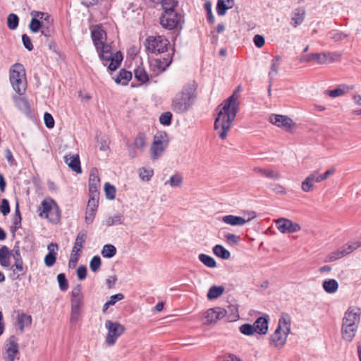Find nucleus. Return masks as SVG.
Here are the masks:
<instances>
[{
	"instance_id": "79ce46f5",
	"label": "nucleus",
	"mask_w": 361,
	"mask_h": 361,
	"mask_svg": "<svg viewBox=\"0 0 361 361\" xmlns=\"http://www.w3.org/2000/svg\"><path fill=\"white\" fill-rule=\"evenodd\" d=\"M146 140L145 134L143 133H139L134 140L135 147L140 151L144 150L146 146Z\"/></svg>"
},
{
	"instance_id": "20e7f679",
	"label": "nucleus",
	"mask_w": 361,
	"mask_h": 361,
	"mask_svg": "<svg viewBox=\"0 0 361 361\" xmlns=\"http://www.w3.org/2000/svg\"><path fill=\"white\" fill-rule=\"evenodd\" d=\"M84 305V296L80 285L73 288L71 293V317L70 322L75 324L78 322Z\"/></svg>"
},
{
	"instance_id": "4d7b16f0",
	"label": "nucleus",
	"mask_w": 361,
	"mask_h": 361,
	"mask_svg": "<svg viewBox=\"0 0 361 361\" xmlns=\"http://www.w3.org/2000/svg\"><path fill=\"white\" fill-rule=\"evenodd\" d=\"M224 238H225V240L226 241V243L231 246L235 245L238 244L240 242V236L236 235L235 234H232V233L225 234Z\"/></svg>"
},
{
	"instance_id": "8fccbe9b",
	"label": "nucleus",
	"mask_w": 361,
	"mask_h": 361,
	"mask_svg": "<svg viewBox=\"0 0 361 361\" xmlns=\"http://www.w3.org/2000/svg\"><path fill=\"white\" fill-rule=\"evenodd\" d=\"M19 18L17 15L11 13L7 18V25L11 30H15L18 25Z\"/></svg>"
},
{
	"instance_id": "864d4df0",
	"label": "nucleus",
	"mask_w": 361,
	"mask_h": 361,
	"mask_svg": "<svg viewBox=\"0 0 361 361\" xmlns=\"http://www.w3.org/2000/svg\"><path fill=\"white\" fill-rule=\"evenodd\" d=\"M102 264V260L99 256L96 255L94 256L90 262V268L92 272H97L99 269Z\"/></svg>"
},
{
	"instance_id": "680f3d73",
	"label": "nucleus",
	"mask_w": 361,
	"mask_h": 361,
	"mask_svg": "<svg viewBox=\"0 0 361 361\" xmlns=\"http://www.w3.org/2000/svg\"><path fill=\"white\" fill-rule=\"evenodd\" d=\"M10 251H11V256L13 257V258L15 261V263H18V262H23L21 255H20L19 246L16 245L13 247V248Z\"/></svg>"
},
{
	"instance_id": "603ef678",
	"label": "nucleus",
	"mask_w": 361,
	"mask_h": 361,
	"mask_svg": "<svg viewBox=\"0 0 361 361\" xmlns=\"http://www.w3.org/2000/svg\"><path fill=\"white\" fill-rule=\"evenodd\" d=\"M104 192L107 199L114 200L115 198L116 192V188L109 183H106L104 184Z\"/></svg>"
},
{
	"instance_id": "412c9836",
	"label": "nucleus",
	"mask_w": 361,
	"mask_h": 361,
	"mask_svg": "<svg viewBox=\"0 0 361 361\" xmlns=\"http://www.w3.org/2000/svg\"><path fill=\"white\" fill-rule=\"evenodd\" d=\"M91 37L97 50L100 49V45L103 43V39L106 37L105 31L101 26L97 25L91 31Z\"/></svg>"
},
{
	"instance_id": "aec40b11",
	"label": "nucleus",
	"mask_w": 361,
	"mask_h": 361,
	"mask_svg": "<svg viewBox=\"0 0 361 361\" xmlns=\"http://www.w3.org/2000/svg\"><path fill=\"white\" fill-rule=\"evenodd\" d=\"M39 216L49 218L50 212L56 210V203L51 198L44 199L39 208Z\"/></svg>"
},
{
	"instance_id": "f03ea898",
	"label": "nucleus",
	"mask_w": 361,
	"mask_h": 361,
	"mask_svg": "<svg viewBox=\"0 0 361 361\" xmlns=\"http://www.w3.org/2000/svg\"><path fill=\"white\" fill-rule=\"evenodd\" d=\"M197 85L195 81L185 84L171 100V109L177 114H183L192 108L197 99Z\"/></svg>"
},
{
	"instance_id": "a18cd8bd",
	"label": "nucleus",
	"mask_w": 361,
	"mask_h": 361,
	"mask_svg": "<svg viewBox=\"0 0 361 361\" xmlns=\"http://www.w3.org/2000/svg\"><path fill=\"white\" fill-rule=\"evenodd\" d=\"M101 254L104 257L111 258L116 254V248L111 244H106L104 245Z\"/></svg>"
},
{
	"instance_id": "a19ab883",
	"label": "nucleus",
	"mask_w": 361,
	"mask_h": 361,
	"mask_svg": "<svg viewBox=\"0 0 361 361\" xmlns=\"http://www.w3.org/2000/svg\"><path fill=\"white\" fill-rule=\"evenodd\" d=\"M224 291V288L223 286H212L207 294L208 299L214 300L219 298Z\"/></svg>"
},
{
	"instance_id": "0eeeda50",
	"label": "nucleus",
	"mask_w": 361,
	"mask_h": 361,
	"mask_svg": "<svg viewBox=\"0 0 361 361\" xmlns=\"http://www.w3.org/2000/svg\"><path fill=\"white\" fill-rule=\"evenodd\" d=\"M169 40L164 36H149L145 42L146 49L152 54H161L167 51Z\"/></svg>"
},
{
	"instance_id": "f3484780",
	"label": "nucleus",
	"mask_w": 361,
	"mask_h": 361,
	"mask_svg": "<svg viewBox=\"0 0 361 361\" xmlns=\"http://www.w3.org/2000/svg\"><path fill=\"white\" fill-rule=\"evenodd\" d=\"M101 186L100 178L98 170L92 168L90 173L89 177V191L90 194L99 193V190Z\"/></svg>"
},
{
	"instance_id": "423d86ee",
	"label": "nucleus",
	"mask_w": 361,
	"mask_h": 361,
	"mask_svg": "<svg viewBox=\"0 0 361 361\" xmlns=\"http://www.w3.org/2000/svg\"><path fill=\"white\" fill-rule=\"evenodd\" d=\"M10 82L13 90L20 95L23 94L26 89L25 71L20 63H15L10 70Z\"/></svg>"
},
{
	"instance_id": "e433bc0d",
	"label": "nucleus",
	"mask_w": 361,
	"mask_h": 361,
	"mask_svg": "<svg viewBox=\"0 0 361 361\" xmlns=\"http://www.w3.org/2000/svg\"><path fill=\"white\" fill-rule=\"evenodd\" d=\"M213 252L216 257L222 259H228L231 257L230 252L221 245H216L213 247Z\"/></svg>"
},
{
	"instance_id": "6ab92c4d",
	"label": "nucleus",
	"mask_w": 361,
	"mask_h": 361,
	"mask_svg": "<svg viewBox=\"0 0 361 361\" xmlns=\"http://www.w3.org/2000/svg\"><path fill=\"white\" fill-rule=\"evenodd\" d=\"M64 161L68 167L77 173H81L82 169L78 154H66L64 156Z\"/></svg>"
},
{
	"instance_id": "338daca9",
	"label": "nucleus",
	"mask_w": 361,
	"mask_h": 361,
	"mask_svg": "<svg viewBox=\"0 0 361 361\" xmlns=\"http://www.w3.org/2000/svg\"><path fill=\"white\" fill-rule=\"evenodd\" d=\"M49 220L51 222H57L60 219V212L58 205L56 204V210H51L50 212Z\"/></svg>"
},
{
	"instance_id": "bf43d9fd",
	"label": "nucleus",
	"mask_w": 361,
	"mask_h": 361,
	"mask_svg": "<svg viewBox=\"0 0 361 361\" xmlns=\"http://www.w3.org/2000/svg\"><path fill=\"white\" fill-rule=\"evenodd\" d=\"M177 0H162L161 5L164 11H173L177 6Z\"/></svg>"
},
{
	"instance_id": "39448f33",
	"label": "nucleus",
	"mask_w": 361,
	"mask_h": 361,
	"mask_svg": "<svg viewBox=\"0 0 361 361\" xmlns=\"http://www.w3.org/2000/svg\"><path fill=\"white\" fill-rule=\"evenodd\" d=\"M360 323V314L352 310L345 313L342 324L343 338L348 341H352L355 335Z\"/></svg>"
},
{
	"instance_id": "a211bd4d",
	"label": "nucleus",
	"mask_w": 361,
	"mask_h": 361,
	"mask_svg": "<svg viewBox=\"0 0 361 361\" xmlns=\"http://www.w3.org/2000/svg\"><path fill=\"white\" fill-rule=\"evenodd\" d=\"M47 250L49 252L44 257V264L47 267H51L55 264L56 261L59 245L57 243H51L48 245Z\"/></svg>"
},
{
	"instance_id": "f8f14e48",
	"label": "nucleus",
	"mask_w": 361,
	"mask_h": 361,
	"mask_svg": "<svg viewBox=\"0 0 361 361\" xmlns=\"http://www.w3.org/2000/svg\"><path fill=\"white\" fill-rule=\"evenodd\" d=\"M269 121L288 132H291L293 128L296 126V124L290 118L284 115L272 114L269 117Z\"/></svg>"
},
{
	"instance_id": "6e6552de",
	"label": "nucleus",
	"mask_w": 361,
	"mask_h": 361,
	"mask_svg": "<svg viewBox=\"0 0 361 361\" xmlns=\"http://www.w3.org/2000/svg\"><path fill=\"white\" fill-rule=\"evenodd\" d=\"M104 326L107 329L105 343L109 346H112L116 343L118 338L124 334L126 329L121 324L111 320H106Z\"/></svg>"
},
{
	"instance_id": "3c124183",
	"label": "nucleus",
	"mask_w": 361,
	"mask_h": 361,
	"mask_svg": "<svg viewBox=\"0 0 361 361\" xmlns=\"http://www.w3.org/2000/svg\"><path fill=\"white\" fill-rule=\"evenodd\" d=\"M240 332L246 336H252L256 332L254 325L250 324H244L239 328Z\"/></svg>"
},
{
	"instance_id": "c03bdc74",
	"label": "nucleus",
	"mask_w": 361,
	"mask_h": 361,
	"mask_svg": "<svg viewBox=\"0 0 361 361\" xmlns=\"http://www.w3.org/2000/svg\"><path fill=\"white\" fill-rule=\"evenodd\" d=\"M315 183L314 177H312L310 173L302 182L301 184V189L304 192H310L314 188V183Z\"/></svg>"
},
{
	"instance_id": "dca6fc26",
	"label": "nucleus",
	"mask_w": 361,
	"mask_h": 361,
	"mask_svg": "<svg viewBox=\"0 0 361 361\" xmlns=\"http://www.w3.org/2000/svg\"><path fill=\"white\" fill-rule=\"evenodd\" d=\"M6 344V354L8 361H15L16 355L19 353L18 338L15 336H11Z\"/></svg>"
},
{
	"instance_id": "9d476101",
	"label": "nucleus",
	"mask_w": 361,
	"mask_h": 361,
	"mask_svg": "<svg viewBox=\"0 0 361 361\" xmlns=\"http://www.w3.org/2000/svg\"><path fill=\"white\" fill-rule=\"evenodd\" d=\"M360 246L359 242L348 243L326 256V262H334L353 252Z\"/></svg>"
},
{
	"instance_id": "f704fd0d",
	"label": "nucleus",
	"mask_w": 361,
	"mask_h": 361,
	"mask_svg": "<svg viewBox=\"0 0 361 361\" xmlns=\"http://www.w3.org/2000/svg\"><path fill=\"white\" fill-rule=\"evenodd\" d=\"M99 193L90 194V198L86 209L87 211L96 213L99 203Z\"/></svg>"
},
{
	"instance_id": "b1692460",
	"label": "nucleus",
	"mask_w": 361,
	"mask_h": 361,
	"mask_svg": "<svg viewBox=\"0 0 361 361\" xmlns=\"http://www.w3.org/2000/svg\"><path fill=\"white\" fill-rule=\"evenodd\" d=\"M314 61L319 64L329 63L338 58L339 54L336 53H320L315 54Z\"/></svg>"
},
{
	"instance_id": "4468645a",
	"label": "nucleus",
	"mask_w": 361,
	"mask_h": 361,
	"mask_svg": "<svg viewBox=\"0 0 361 361\" xmlns=\"http://www.w3.org/2000/svg\"><path fill=\"white\" fill-rule=\"evenodd\" d=\"M180 18L181 16L174 10L166 11L160 17V23L164 28L172 30L178 25Z\"/></svg>"
},
{
	"instance_id": "ea45409f",
	"label": "nucleus",
	"mask_w": 361,
	"mask_h": 361,
	"mask_svg": "<svg viewBox=\"0 0 361 361\" xmlns=\"http://www.w3.org/2000/svg\"><path fill=\"white\" fill-rule=\"evenodd\" d=\"M34 15L39 17L42 27L44 26H53L54 20L48 13L39 12L35 13Z\"/></svg>"
},
{
	"instance_id": "7c9ffc66",
	"label": "nucleus",
	"mask_w": 361,
	"mask_h": 361,
	"mask_svg": "<svg viewBox=\"0 0 361 361\" xmlns=\"http://www.w3.org/2000/svg\"><path fill=\"white\" fill-rule=\"evenodd\" d=\"M352 87H350L345 85H340L336 88L332 90H326L325 93L328 94L329 97L335 98L340 96H342L345 92H348L351 90Z\"/></svg>"
},
{
	"instance_id": "4be33fe9",
	"label": "nucleus",
	"mask_w": 361,
	"mask_h": 361,
	"mask_svg": "<svg viewBox=\"0 0 361 361\" xmlns=\"http://www.w3.org/2000/svg\"><path fill=\"white\" fill-rule=\"evenodd\" d=\"M16 106L27 116H31V108L28 101L25 97L13 96Z\"/></svg>"
},
{
	"instance_id": "6e6d98bb",
	"label": "nucleus",
	"mask_w": 361,
	"mask_h": 361,
	"mask_svg": "<svg viewBox=\"0 0 361 361\" xmlns=\"http://www.w3.org/2000/svg\"><path fill=\"white\" fill-rule=\"evenodd\" d=\"M154 174L152 169H147L145 168H141L139 169V176L143 180H149Z\"/></svg>"
},
{
	"instance_id": "052dcab7",
	"label": "nucleus",
	"mask_w": 361,
	"mask_h": 361,
	"mask_svg": "<svg viewBox=\"0 0 361 361\" xmlns=\"http://www.w3.org/2000/svg\"><path fill=\"white\" fill-rule=\"evenodd\" d=\"M172 114L170 111H166L159 117V122L164 126H169L171 123Z\"/></svg>"
},
{
	"instance_id": "473e14b6",
	"label": "nucleus",
	"mask_w": 361,
	"mask_h": 361,
	"mask_svg": "<svg viewBox=\"0 0 361 361\" xmlns=\"http://www.w3.org/2000/svg\"><path fill=\"white\" fill-rule=\"evenodd\" d=\"M322 287L327 293L332 294L337 291L338 283L335 279L325 280L322 283Z\"/></svg>"
},
{
	"instance_id": "c9c22d12",
	"label": "nucleus",
	"mask_w": 361,
	"mask_h": 361,
	"mask_svg": "<svg viewBox=\"0 0 361 361\" xmlns=\"http://www.w3.org/2000/svg\"><path fill=\"white\" fill-rule=\"evenodd\" d=\"M124 217L121 214H116L112 216H109L106 219L104 222V224L106 226H112L115 225H121L123 223Z\"/></svg>"
},
{
	"instance_id": "9b49d317",
	"label": "nucleus",
	"mask_w": 361,
	"mask_h": 361,
	"mask_svg": "<svg viewBox=\"0 0 361 361\" xmlns=\"http://www.w3.org/2000/svg\"><path fill=\"white\" fill-rule=\"evenodd\" d=\"M99 56L104 66L108 65V68L114 71L116 70L121 63L123 56L121 51H117L114 55L113 54H104L98 52Z\"/></svg>"
},
{
	"instance_id": "ddd939ff",
	"label": "nucleus",
	"mask_w": 361,
	"mask_h": 361,
	"mask_svg": "<svg viewBox=\"0 0 361 361\" xmlns=\"http://www.w3.org/2000/svg\"><path fill=\"white\" fill-rule=\"evenodd\" d=\"M278 230L282 233H294L300 231V226L286 218H279L274 220Z\"/></svg>"
},
{
	"instance_id": "f257e3e1",
	"label": "nucleus",
	"mask_w": 361,
	"mask_h": 361,
	"mask_svg": "<svg viewBox=\"0 0 361 361\" xmlns=\"http://www.w3.org/2000/svg\"><path fill=\"white\" fill-rule=\"evenodd\" d=\"M240 90L241 87L238 86L232 95L224 100L216 109L218 113L214 121V129H220L219 137L222 140L226 138L227 133L230 130L238 111L240 104L237 92Z\"/></svg>"
},
{
	"instance_id": "2eb2a0df",
	"label": "nucleus",
	"mask_w": 361,
	"mask_h": 361,
	"mask_svg": "<svg viewBox=\"0 0 361 361\" xmlns=\"http://www.w3.org/2000/svg\"><path fill=\"white\" fill-rule=\"evenodd\" d=\"M227 314V310L219 307L209 309L204 313V324L209 325L216 323L224 318Z\"/></svg>"
},
{
	"instance_id": "774afa93",
	"label": "nucleus",
	"mask_w": 361,
	"mask_h": 361,
	"mask_svg": "<svg viewBox=\"0 0 361 361\" xmlns=\"http://www.w3.org/2000/svg\"><path fill=\"white\" fill-rule=\"evenodd\" d=\"M253 42L257 47L261 48L264 46L265 40L263 36L260 35H256L253 38Z\"/></svg>"
},
{
	"instance_id": "58836bf2",
	"label": "nucleus",
	"mask_w": 361,
	"mask_h": 361,
	"mask_svg": "<svg viewBox=\"0 0 361 361\" xmlns=\"http://www.w3.org/2000/svg\"><path fill=\"white\" fill-rule=\"evenodd\" d=\"M39 11H32L30 12L32 19L29 24V28L34 33L37 32L42 27V25L40 23L41 19L39 17H37L34 15L35 13H39Z\"/></svg>"
},
{
	"instance_id": "5701e85b",
	"label": "nucleus",
	"mask_w": 361,
	"mask_h": 361,
	"mask_svg": "<svg viewBox=\"0 0 361 361\" xmlns=\"http://www.w3.org/2000/svg\"><path fill=\"white\" fill-rule=\"evenodd\" d=\"M164 151V146L162 141L154 137V142L150 147L151 156L153 160L157 159Z\"/></svg>"
},
{
	"instance_id": "69168bd1",
	"label": "nucleus",
	"mask_w": 361,
	"mask_h": 361,
	"mask_svg": "<svg viewBox=\"0 0 361 361\" xmlns=\"http://www.w3.org/2000/svg\"><path fill=\"white\" fill-rule=\"evenodd\" d=\"M22 41L24 47L27 50L32 51L34 47L31 42V39L26 34L22 35Z\"/></svg>"
},
{
	"instance_id": "393cba45",
	"label": "nucleus",
	"mask_w": 361,
	"mask_h": 361,
	"mask_svg": "<svg viewBox=\"0 0 361 361\" xmlns=\"http://www.w3.org/2000/svg\"><path fill=\"white\" fill-rule=\"evenodd\" d=\"M222 222L232 226H242L245 224V217L232 214L224 216Z\"/></svg>"
},
{
	"instance_id": "49530a36",
	"label": "nucleus",
	"mask_w": 361,
	"mask_h": 361,
	"mask_svg": "<svg viewBox=\"0 0 361 361\" xmlns=\"http://www.w3.org/2000/svg\"><path fill=\"white\" fill-rule=\"evenodd\" d=\"M11 269L13 271V279H18L20 278V275L24 274V268H23V262H18L14 263V264L11 267Z\"/></svg>"
},
{
	"instance_id": "bb28decb",
	"label": "nucleus",
	"mask_w": 361,
	"mask_h": 361,
	"mask_svg": "<svg viewBox=\"0 0 361 361\" xmlns=\"http://www.w3.org/2000/svg\"><path fill=\"white\" fill-rule=\"evenodd\" d=\"M254 171L273 180H279L281 178L279 171L272 169H264L256 167L254 169Z\"/></svg>"
},
{
	"instance_id": "7ed1b4c3",
	"label": "nucleus",
	"mask_w": 361,
	"mask_h": 361,
	"mask_svg": "<svg viewBox=\"0 0 361 361\" xmlns=\"http://www.w3.org/2000/svg\"><path fill=\"white\" fill-rule=\"evenodd\" d=\"M290 316L286 313H282L278 326L270 338V345L271 346L282 348L285 345L288 335L290 332Z\"/></svg>"
},
{
	"instance_id": "09e8293b",
	"label": "nucleus",
	"mask_w": 361,
	"mask_h": 361,
	"mask_svg": "<svg viewBox=\"0 0 361 361\" xmlns=\"http://www.w3.org/2000/svg\"><path fill=\"white\" fill-rule=\"evenodd\" d=\"M304 16L305 13L303 11H295L291 18V25L294 27H297L300 25L304 20Z\"/></svg>"
},
{
	"instance_id": "37998d69",
	"label": "nucleus",
	"mask_w": 361,
	"mask_h": 361,
	"mask_svg": "<svg viewBox=\"0 0 361 361\" xmlns=\"http://www.w3.org/2000/svg\"><path fill=\"white\" fill-rule=\"evenodd\" d=\"M135 78L142 83L146 82L149 80L146 71L142 67L138 66L134 71Z\"/></svg>"
},
{
	"instance_id": "c756f323",
	"label": "nucleus",
	"mask_w": 361,
	"mask_h": 361,
	"mask_svg": "<svg viewBox=\"0 0 361 361\" xmlns=\"http://www.w3.org/2000/svg\"><path fill=\"white\" fill-rule=\"evenodd\" d=\"M234 4L233 0H218L216 12L219 16H224L228 8H231Z\"/></svg>"
},
{
	"instance_id": "2f4dec72",
	"label": "nucleus",
	"mask_w": 361,
	"mask_h": 361,
	"mask_svg": "<svg viewBox=\"0 0 361 361\" xmlns=\"http://www.w3.org/2000/svg\"><path fill=\"white\" fill-rule=\"evenodd\" d=\"M281 61V58L280 56H276L271 60L270 71L269 72V80H273L274 77L278 74Z\"/></svg>"
},
{
	"instance_id": "5fc2aeb1",
	"label": "nucleus",
	"mask_w": 361,
	"mask_h": 361,
	"mask_svg": "<svg viewBox=\"0 0 361 361\" xmlns=\"http://www.w3.org/2000/svg\"><path fill=\"white\" fill-rule=\"evenodd\" d=\"M183 182V178L180 174H176L171 176L170 179L165 183V184L169 183L171 187L176 188L180 186Z\"/></svg>"
},
{
	"instance_id": "a878e982",
	"label": "nucleus",
	"mask_w": 361,
	"mask_h": 361,
	"mask_svg": "<svg viewBox=\"0 0 361 361\" xmlns=\"http://www.w3.org/2000/svg\"><path fill=\"white\" fill-rule=\"evenodd\" d=\"M256 329V332L261 335H264L268 331V317H260L256 319L253 324Z\"/></svg>"
},
{
	"instance_id": "4c0bfd02",
	"label": "nucleus",
	"mask_w": 361,
	"mask_h": 361,
	"mask_svg": "<svg viewBox=\"0 0 361 361\" xmlns=\"http://www.w3.org/2000/svg\"><path fill=\"white\" fill-rule=\"evenodd\" d=\"M335 172V169L331 168L328 169L324 173L319 174V171H314L311 174L314 177L315 183H320L332 176Z\"/></svg>"
},
{
	"instance_id": "13d9d810",
	"label": "nucleus",
	"mask_w": 361,
	"mask_h": 361,
	"mask_svg": "<svg viewBox=\"0 0 361 361\" xmlns=\"http://www.w3.org/2000/svg\"><path fill=\"white\" fill-rule=\"evenodd\" d=\"M57 281L59 282V288L62 291H66L68 288V281L64 274L61 273L58 274Z\"/></svg>"
},
{
	"instance_id": "e2e57ef3",
	"label": "nucleus",
	"mask_w": 361,
	"mask_h": 361,
	"mask_svg": "<svg viewBox=\"0 0 361 361\" xmlns=\"http://www.w3.org/2000/svg\"><path fill=\"white\" fill-rule=\"evenodd\" d=\"M269 187H270L271 190L276 194H279V195L286 194V188L280 184H278V183L271 184Z\"/></svg>"
},
{
	"instance_id": "cd10ccee",
	"label": "nucleus",
	"mask_w": 361,
	"mask_h": 361,
	"mask_svg": "<svg viewBox=\"0 0 361 361\" xmlns=\"http://www.w3.org/2000/svg\"><path fill=\"white\" fill-rule=\"evenodd\" d=\"M10 258L11 251L7 246L3 245L0 248V264L4 267H9L11 266Z\"/></svg>"
},
{
	"instance_id": "c85d7f7f",
	"label": "nucleus",
	"mask_w": 361,
	"mask_h": 361,
	"mask_svg": "<svg viewBox=\"0 0 361 361\" xmlns=\"http://www.w3.org/2000/svg\"><path fill=\"white\" fill-rule=\"evenodd\" d=\"M32 317L25 313H21L18 316L17 322L20 332H23L26 326L32 324Z\"/></svg>"
},
{
	"instance_id": "de8ad7c7",
	"label": "nucleus",
	"mask_w": 361,
	"mask_h": 361,
	"mask_svg": "<svg viewBox=\"0 0 361 361\" xmlns=\"http://www.w3.org/2000/svg\"><path fill=\"white\" fill-rule=\"evenodd\" d=\"M199 259L207 267L214 268L216 266L214 259L206 254H200L199 255Z\"/></svg>"
},
{
	"instance_id": "0e129e2a",
	"label": "nucleus",
	"mask_w": 361,
	"mask_h": 361,
	"mask_svg": "<svg viewBox=\"0 0 361 361\" xmlns=\"http://www.w3.org/2000/svg\"><path fill=\"white\" fill-rule=\"evenodd\" d=\"M44 121L45 126L48 128H52L54 126V120L53 116L49 114L46 112L44 115Z\"/></svg>"
},
{
	"instance_id": "72a5a7b5",
	"label": "nucleus",
	"mask_w": 361,
	"mask_h": 361,
	"mask_svg": "<svg viewBox=\"0 0 361 361\" xmlns=\"http://www.w3.org/2000/svg\"><path fill=\"white\" fill-rule=\"evenodd\" d=\"M132 78V73L131 72L126 71L125 69H121L118 74L117 78H116L115 81L118 84H121L123 85H127L128 82Z\"/></svg>"
},
{
	"instance_id": "1a4fd4ad",
	"label": "nucleus",
	"mask_w": 361,
	"mask_h": 361,
	"mask_svg": "<svg viewBox=\"0 0 361 361\" xmlns=\"http://www.w3.org/2000/svg\"><path fill=\"white\" fill-rule=\"evenodd\" d=\"M86 240L87 233L83 231H80L76 236L74 245L71 251V258L68 262V266L70 268L75 267L78 263L82 252V249Z\"/></svg>"
}]
</instances>
